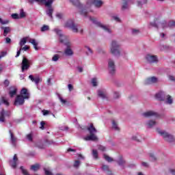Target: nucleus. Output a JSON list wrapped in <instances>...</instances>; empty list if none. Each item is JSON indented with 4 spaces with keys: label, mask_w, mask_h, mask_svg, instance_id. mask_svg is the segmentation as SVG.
<instances>
[{
    "label": "nucleus",
    "mask_w": 175,
    "mask_h": 175,
    "mask_svg": "<svg viewBox=\"0 0 175 175\" xmlns=\"http://www.w3.org/2000/svg\"><path fill=\"white\" fill-rule=\"evenodd\" d=\"M85 49L86 50L87 55H92V49H91V48H90V46H85Z\"/></svg>",
    "instance_id": "nucleus-35"
},
{
    "label": "nucleus",
    "mask_w": 175,
    "mask_h": 175,
    "mask_svg": "<svg viewBox=\"0 0 175 175\" xmlns=\"http://www.w3.org/2000/svg\"><path fill=\"white\" fill-rule=\"evenodd\" d=\"M10 116V111H5V110H2L0 112V122H5V118L6 117H9Z\"/></svg>",
    "instance_id": "nucleus-15"
},
{
    "label": "nucleus",
    "mask_w": 175,
    "mask_h": 175,
    "mask_svg": "<svg viewBox=\"0 0 175 175\" xmlns=\"http://www.w3.org/2000/svg\"><path fill=\"white\" fill-rule=\"evenodd\" d=\"M103 158L104 159H105V161H107V162H113V159L109 156H107V154H104L103 155Z\"/></svg>",
    "instance_id": "nucleus-42"
},
{
    "label": "nucleus",
    "mask_w": 175,
    "mask_h": 175,
    "mask_svg": "<svg viewBox=\"0 0 175 175\" xmlns=\"http://www.w3.org/2000/svg\"><path fill=\"white\" fill-rule=\"evenodd\" d=\"M112 128L115 131H120V127L118 126V124L115 120L112 121Z\"/></svg>",
    "instance_id": "nucleus-32"
},
{
    "label": "nucleus",
    "mask_w": 175,
    "mask_h": 175,
    "mask_svg": "<svg viewBox=\"0 0 175 175\" xmlns=\"http://www.w3.org/2000/svg\"><path fill=\"white\" fill-rule=\"evenodd\" d=\"M57 18H59V20H61V18H64V14L62 13H57L56 14Z\"/></svg>",
    "instance_id": "nucleus-50"
},
{
    "label": "nucleus",
    "mask_w": 175,
    "mask_h": 175,
    "mask_svg": "<svg viewBox=\"0 0 175 175\" xmlns=\"http://www.w3.org/2000/svg\"><path fill=\"white\" fill-rule=\"evenodd\" d=\"M113 98L115 99H118V98H120V92H113Z\"/></svg>",
    "instance_id": "nucleus-51"
},
{
    "label": "nucleus",
    "mask_w": 175,
    "mask_h": 175,
    "mask_svg": "<svg viewBox=\"0 0 175 175\" xmlns=\"http://www.w3.org/2000/svg\"><path fill=\"white\" fill-rule=\"evenodd\" d=\"M108 70L111 75H114V72H116V62L113 59H108Z\"/></svg>",
    "instance_id": "nucleus-7"
},
{
    "label": "nucleus",
    "mask_w": 175,
    "mask_h": 175,
    "mask_svg": "<svg viewBox=\"0 0 175 175\" xmlns=\"http://www.w3.org/2000/svg\"><path fill=\"white\" fill-rule=\"evenodd\" d=\"M29 79H30V80H31L33 82H34L36 84V85H38L39 84V83H40V81H42V79H40V77H39L34 78L33 76L29 75Z\"/></svg>",
    "instance_id": "nucleus-25"
},
{
    "label": "nucleus",
    "mask_w": 175,
    "mask_h": 175,
    "mask_svg": "<svg viewBox=\"0 0 175 175\" xmlns=\"http://www.w3.org/2000/svg\"><path fill=\"white\" fill-rule=\"evenodd\" d=\"M155 98L157 99V100H165L166 98V92L163 91H159L155 94Z\"/></svg>",
    "instance_id": "nucleus-13"
},
{
    "label": "nucleus",
    "mask_w": 175,
    "mask_h": 175,
    "mask_svg": "<svg viewBox=\"0 0 175 175\" xmlns=\"http://www.w3.org/2000/svg\"><path fill=\"white\" fill-rule=\"evenodd\" d=\"M142 166H144V167H148L150 166V164L147 162H142Z\"/></svg>",
    "instance_id": "nucleus-57"
},
{
    "label": "nucleus",
    "mask_w": 175,
    "mask_h": 175,
    "mask_svg": "<svg viewBox=\"0 0 175 175\" xmlns=\"http://www.w3.org/2000/svg\"><path fill=\"white\" fill-rule=\"evenodd\" d=\"M132 140H135V142H138L139 143H142L143 140H144V137L139 133L133 135Z\"/></svg>",
    "instance_id": "nucleus-18"
},
{
    "label": "nucleus",
    "mask_w": 175,
    "mask_h": 175,
    "mask_svg": "<svg viewBox=\"0 0 175 175\" xmlns=\"http://www.w3.org/2000/svg\"><path fill=\"white\" fill-rule=\"evenodd\" d=\"M102 169H103V172H105V173H106V174H108V175H112L113 174V173H111V171L109 168L108 165H103V167H102Z\"/></svg>",
    "instance_id": "nucleus-28"
},
{
    "label": "nucleus",
    "mask_w": 175,
    "mask_h": 175,
    "mask_svg": "<svg viewBox=\"0 0 175 175\" xmlns=\"http://www.w3.org/2000/svg\"><path fill=\"white\" fill-rule=\"evenodd\" d=\"M27 51V50H29V47L28 46H27V45H25L24 47H21V48H20V51Z\"/></svg>",
    "instance_id": "nucleus-52"
},
{
    "label": "nucleus",
    "mask_w": 175,
    "mask_h": 175,
    "mask_svg": "<svg viewBox=\"0 0 175 175\" xmlns=\"http://www.w3.org/2000/svg\"><path fill=\"white\" fill-rule=\"evenodd\" d=\"M31 170H33V172H38L39 169H40V165L39 164H35L31 166L30 167Z\"/></svg>",
    "instance_id": "nucleus-31"
},
{
    "label": "nucleus",
    "mask_w": 175,
    "mask_h": 175,
    "mask_svg": "<svg viewBox=\"0 0 175 175\" xmlns=\"http://www.w3.org/2000/svg\"><path fill=\"white\" fill-rule=\"evenodd\" d=\"M97 95L101 99H107V92L105 89H100L98 90Z\"/></svg>",
    "instance_id": "nucleus-14"
},
{
    "label": "nucleus",
    "mask_w": 175,
    "mask_h": 175,
    "mask_svg": "<svg viewBox=\"0 0 175 175\" xmlns=\"http://www.w3.org/2000/svg\"><path fill=\"white\" fill-rule=\"evenodd\" d=\"M10 134L11 144L14 147H16V146H17V138L14 137L13 133H12V131H10Z\"/></svg>",
    "instance_id": "nucleus-21"
},
{
    "label": "nucleus",
    "mask_w": 175,
    "mask_h": 175,
    "mask_svg": "<svg viewBox=\"0 0 175 175\" xmlns=\"http://www.w3.org/2000/svg\"><path fill=\"white\" fill-rule=\"evenodd\" d=\"M1 103H3L6 106H9V102H8V100H6V98H5V97L1 98V101L0 102V106H1Z\"/></svg>",
    "instance_id": "nucleus-40"
},
{
    "label": "nucleus",
    "mask_w": 175,
    "mask_h": 175,
    "mask_svg": "<svg viewBox=\"0 0 175 175\" xmlns=\"http://www.w3.org/2000/svg\"><path fill=\"white\" fill-rule=\"evenodd\" d=\"M121 45L119 42L112 40L109 45V52L114 57H121L122 51L120 49Z\"/></svg>",
    "instance_id": "nucleus-3"
},
{
    "label": "nucleus",
    "mask_w": 175,
    "mask_h": 175,
    "mask_svg": "<svg viewBox=\"0 0 175 175\" xmlns=\"http://www.w3.org/2000/svg\"><path fill=\"white\" fill-rule=\"evenodd\" d=\"M29 92L27 88H23L21 91V96L23 97L25 99H29Z\"/></svg>",
    "instance_id": "nucleus-17"
},
{
    "label": "nucleus",
    "mask_w": 175,
    "mask_h": 175,
    "mask_svg": "<svg viewBox=\"0 0 175 175\" xmlns=\"http://www.w3.org/2000/svg\"><path fill=\"white\" fill-rule=\"evenodd\" d=\"M0 24L1 25H6L9 24V20H3L2 18H0Z\"/></svg>",
    "instance_id": "nucleus-41"
},
{
    "label": "nucleus",
    "mask_w": 175,
    "mask_h": 175,
    "mask_svg": "<svg viewBox=\"0 0 175 175\" xmlns=\"http://www.w3.org/2000/svg\"><path fill=\"white\" fill-rule=\"evenodd\" d=\"M143 117H145V118H150L151 117H155L156 116H158V113L154 111H147L142 113Z\"/></svg>",
    "instance_id": "nucleus-16"
},
{
    "label": "nucleus",
    "mask_w": 175,
    "mask_h": 175,
    "mask_svg": "<svg viewBox=\"0 0 175 175\" xmlns=\"http://www.w3.org/2000/svg\"><path fill=\"white\" fill-rule=\"evenodd\" d=\"M9 84H10V82L9 81V80L6 79L4 81L5 87H9Z\"/></svg>",
    "instance_id": "nucleus-60"
},
{
    "label": "nucleus",
    "mask_w": 175,
    "mask_h": 175,
    "mask_svg": "<svg viewBox=\"0 0 175 175\" xmlns=\"http://www.w3.org/2000/svg\"><path fill=\"white\" fill-rule=\"evenodd\" d=\"M160 38H161V39L164 40V39H166V34H165L164 33H160Z\"/></svg>",
    "instance_id": "nucleus-58"
},
{
    "label": "nucleus",
    "mask_w": 175,
    "mask_h": 175,
    "mask_svg": "<svg viewBox=\"0 0 175 175\" xmlns=\"http://www.w3.org/2000/svg\"><path fill=\"white\" fill-rule=\"evenodd\" d=\"M147 1L148 0H142L141 1H138L137 4L138 8H142V6H143V5H146L147 3Z\"/></svg>",
    "instance_id": "nucleus-34"
},
{
    "label": "nucleus",
    "mask_w": 175,
    "mask_h": 175,
    "mask_svg": "<svg viewBox=\"0 0 175 175\" xmlns=\"http://www.w3.org/2000/svg\"><path fill=\"white\" fill-rule=\"evenodd\" d=\"M157 83H159V79L157 77H150L144 81V84L146 85L157 84Z\"/></svg>",
    "instance_id": "nucleus-10"
},
{
    "label": "nucleus",
    "mask_w": 175,
    "mask_h": 175,
    "mask_svg": "<svg viewBox=\"0 0 175 175\" xmlns=\"http://www.w3.org/2000/svg\"><path fill=\"white\" fill-rule=\"evenodd\" d=\"M155 125H157V122H155V120H150L146 122V128L151 129L153 128V126H155Z\"/></svg>",
    "instance_id": "nucleus-24"
},
{
    "label": "nucleus",
    "mask_w": 175,
    "mask_h": 175,
    "mask_svg": "<svg viewBox=\"0 0 175 175\" xmlns=\"http://www.w3.org/2000/svg\"><path fill=\"white\" fill-rule=\"evenodd\" d=\"M26 14L25 12H24V10H21L20 11V14H19V17L20 18H24V17H25Z\"/></svg>",
    "instance_id": "nucleus-47"
},
{
    "label": "nucleus",
    "mask_w": 175,
    "mask_h": 175,
    "mask_svg": "<svg viewBox=\"0 0 175 175\" xmlns=\"http://www.w3.org/2000/svg\"><path fill=\"white\" fill-rule=\"evenodd\" d=\"M11 17H12L14 20H18V18H20V15L18 14H12L11 15Z\"/></svg>",
    "instance_id": "nucleus-48"
},
{
    "label": "nucleus",
    "mask_w": 175,
    "mask_h": 175,
    "mask_svg": "<svg viewBox=\"0 0 175 175\" xmlns=\"http://www.w3.org/2000/svg\"><path fill=\"white\" fill-rule=\"evenodd\" d=\"M36 2H38V3H44L46 7H51L54 0H36Z\"/></svg>",
    "instance_id": "nucleus-19"
},
{
    "label": "nucleus",
    "mask_w": 175,
    "mask_h": 175,
    "mask_svg": "<svg viewBox=\"0 0 175 175\" xmlns=\"http://www.w3.org/2000/svg\"><path fill=\"white\" fill-rule=\"evenodd\" d=\"M54 12V9H53V7H48L46 13L49 17L51 18H53V12Z\"/></svg>",
    "instance_id": "nucleus-30"
},
{
    "label": "nucleus",
    "mask_w": 175,
    "mask_h": 175,
    "mask_svg": "<svg viewBox=\"0 0 175 175\" xmlns=\"http://www.w3.org/2000/svg\"><path fill=\"white\" fill-rule=\"evenodd\" d=\"M25 98H23V96L18 95L15 99L14 105L15 106H21V105H24V103L25 102Z\"/></svg>",
    "instance_id": "nucleus-12"
},
{
    "label": "nucleus",
    "mask_w": 175,
    "mask_h": 175,
    "mask_svg": "<svg viewBox=\"0 0 175 175\" xmlns=\"http://www.w3.org/2000/svg\"><path fill=\"white\" fill-rule=\"evenodd\" d=\"M88 131L90 133V135H88L84 137V140L92 141V142H98V137L96 133L98 132L95 126H94V124H91L90 126L88 128Z\"/></svg>",
    "instance_id": "nucleus-5"
},
{
    "label": "nucleus",
    "mask_w": 175,
    "mask_h": 175,
    "mask_svg": "<svg viewBox=\"0 0 175 175\" xmlns=\"http://www.w3.org/2000/svg\"><path fill=\"white\" fill-rule=\"evenodd\" d=\"M170 173L172 175H175V170L174 169H170L169 170Z\"/></svg>",
    "instance_id": "nucleus-63"
},
{
    "label": "nucleus",
    "mask_w": 175,
    "mask_h": 175,
    "mask_svg": "<svg viewBox=\"0 0 175 175\" xmlns=\"http://www.w3.org/2000/svg\"><path fill=\"white\" fill-rule=\"evenodd\" d=\"M117 163H118L119 166H124L125 163H126V161L125 159H124V157L121 155H120L116 160Z\"/></svg>",
    "instance_id": "nucleus-22"
},
{
    "label": "nucleus",
    "mask_w": 175,
    "mask_h": 175,
    "mask_svg": "<svg viewBox=\"0 0 175 175\" xmlns=\"http://www.w3.org/2000/svg\"><path fill=\"white\" fill-rule=\"evenodd\" d=\"M66 27H68V28H70L72 32H75V33H77V32H79V27H77V25H75V22H73V21L72 20L66 22Z\"/></svg>",
    "instance_id": "nucleus-9"
},
{
    "label": "nucleus",
    "mask_w": 175,
    "mask_h": 175,
    "mask_svg": "<svg viewBox=\"0 0 175 175\" xmlns=\"http://www.w3.org/2000/svg\"><path fill=\"white\" fill-rule=\"evenodd\" d=\"M50 29V27L47 25H44L41 29L40 31L41 32H46V31H49Z\"/></svg>",
    "instance_id": "nucleus-36"
},
{
    "label": "nucleus",
    "mask_w": 175,
    "mask_h": 175,
    "mask_svg": "<svg viewBox=\"0 0 175 175\" xmlns=\"http://www.w3.org/2000/svg\"><path fill=\"white\" fill-rule=\"evenodd\" d=\"M29 43H31V44H33L35 50H36V51L39 50V48H38V42H36V40L29 38Z\"/></svg>",
    "instance_id": "nucleus-29"
},
{
    "label": "nucleus",
    "mask_w": 175,
    "mask_h": 175,
    "mask_svg": "<svg viewBox=\"0 0 175 175\" xmlns=\"http://www.w3.org/2000/svg\"><path fill=\"white\" fill-rule=\"evenodd\" d=\"M154 27V28H163V29H165V28H167L168 27H175V21H170L168 23L166 22V21H163L161 22H151L149 24V28H152Z\"/></svg>",
    "instance_id": "nucleus-4"
},
{
    "label": "nucleus",
    "mask_w": 175,
    "mask_h": 175,
    "mask_svg": "<svg viewBox=\"0 0 175 175\" xmlns=\"http://www.w3.org/2000/svg\"><path fill=\"white\" fill-rule=\"evenodd\" d=\"M92 85L93 87H97L98 86V79H96V78L92 79Z\"/></svg>",
    "instance_id": "nucleus-39"
},
{
    "label": "nucleus",
    "mask_w": 175,
    "mask_h": 175,
    "mask_svg": "<svg viewBox=\"0 0 175 175\" xmlns=\"http://www.w3.org/2000/svg\"><path fill=\"white\" fill-rule=\"evenodd\" d=\"M59 59V55L58 54H55L52 57V61H53L54 62H57V61H58Z\"/></svg>",
    "instance_id": "nucleus-44"
},
{
    "label": "nucleus",
    "mask_w": 175,
    "mask_h": 175,
    "mask_svg": "<svg viewBox=\"0 0 175 175\" xmlns=\"http://www.w3.org/2000/svg\"><path fill=\"white\" fill-rule=\"evenodd\" d=\"M17 162H18L17 154H14L13 159L10 161V165L12 166V167H13V169H16L17 166Z\"/></svg>",
    "instance_id": "nucleus-20"
},
{
    "label": "nucleus",
    "mask_w": 175,
    "mask_h": 175,
    "mask_svg": "<svg viewBox=\"0 0 175 175\" xmlns=\"http://www.w3.org/2000/svg\"><path fill=\"white\" fill-rule=\"evenodd\" d=\"M80 163H81L80 161H78V160L75 161L74 163V165H73L74 167L77 169L79 167V166H80Z\"/></svg>",
    "instance_id": "nucleus-49"
},
{
    "label": "nucleus",
    "mask_w": 175,
    "mask_h": 175,
    "mask_svg": "<svg viewBox=\"0 0 175 175\" xmlns=\"http://www.w3.org/2000/svg\"><path fill=\"white\" fill-rule=\"evenodd\" d=\"M70 2L76 8L79 10V13L81 16H84L85 17H88L89 20L99 27L104 29L108 33H111V30L109 28V27L102 24V23L99 22L97 18H93L88 15V13H92L94 10H92V6H94L97 9H100L105 2L102 0H85V3L84 5L80 2V0H70Z\"/></svg>",
    "instance_id": "nucleus-1"
},
{
    "label": "nucleus",
    "mask_w": 175,
    "mask_h": 175,
    "mask_svg": "<svg viewBox=\"0 0 175 175\" xmlns=\"http://www.w3.org/2000/svg\"><path fill=\"white\" fill-rule=\"evenodd\" d=\"M17 94V88L14 86H12L10 88L9 95L10 98H13V96H16Z\"/></svg>",
    "instance_id": "nucleus-23"
},
{
    "label": "nucleus",
    "mask_w": 175,
    "mask_h": 175,
    "mask_svg": "<svg viewBox=\"0 0 175 175\" xmlns=\"http://www.w3.org/2000/svg\"><path fill=\"white\" fill-rule=\"evenodd\" d=\"M149 157L150 158V161H152V162H155V161H157V157L153 153H150Z\"/></svg>",
    "instance_id": "nucleus-43"
},
{
    "label": "nucleus",
    "mask_w": 175,
    "mask_h": 175,
    "mask_svg": "<svg viewBox=\"0 0 175 175\" xmlns=\"http://www.w3.org/2000/svg\"><path fill=\"white\" fill-rule=\"evenodd\" d=\"M42 114H43V116H48V114H50V111L43 109L42 110Z\"/></svg>",
    "instance_id": "nucleus-54"
},
{
    "label": "nucleus",
    "mask_w": 175,
    "mask_h": 175,
    "mask_svg": "<svg viewBox=\"0 0 175 175\" xmlns=\"http://www.w3.org/2000/svg\"><path fill=\"white\" fill-rule=\"evenodd\" d=\"M98 150H100V151H106V148L103 146H99Z\"/></svg>",
    "instance_id": "nucleus-59"
},
{
    "label": "nucleus",
    "mask_w": 175,
    "mask_h": 175,
    "mask_svg": "<svg viewBox=\"0 0 175 175\" xmlns=\"http://www.w3.org/2000/svg\"><path fill=\"white\" fill-rule=\"evenodd\" d=\"M58 98L62 105H66V100L64 99L61 95L58 94Z\"/></svg>",
    "instance_id": "nucleus-45"
},
{
    "label": "nucleus",
    "mask_w": 175,
    "mask_h": 175,
    "mask_svg": "<svg viewBox=\"0 0 175 175\" xmlns=\"http://www.w3.org/2000/svg\"><path fill=\"white\" fill-rule=\"evenodd\" d=\"M53 32L56 33L59 36V42L65 44L67 46V49L64 50V54L67 57H72L73 55V51L70 47H72V43L69 42L68 36L62 33V30L55 28L53 29Z\"/></svg>",
    "instance_id": "nucleus-2"
},
{
    "label": "nucleus",
    "mask_w": 175,
    "mask_h": 175,
    "mask_svg": "<svg viewBox=\"0 0 175 175\" xmlns=\"http://www.w3.org/2000/svg\"><path fill=\"white\" fill-rule=\"evenodd\" d=\"M44 125H46V123L44 122V121H42L40 122V129H41L43 131L44 129Z\"/></svg>",
    "instance_id": "nucleus-55"
},
{
    "label": "nucleus",
    "mask_w": 175,
    "mask_h": 175,
    "mask_svg": "<svg viewBox=\"0 0 175 175\" xmlns=\"http://www.w3.org/2000/svg\"><path fill=\"white\" fill-rule=\"evenodd\" d=\"M146 59L149 64H157L158 56L155 55L148 54L146 56Z\"/></svg>",
    "instance_id": "nucleus-11"
},
{
    "label": "nucleus",
    "mask_w": 175,
    "mask_h": 175,
    "mask_svg": "<svg viewBox=\"0 0 175 175\" xmlns=\"http://www.w3.org/2000/svg\"><path fill=\"white\" fill-rule=\"evenodd\" d=\"M157 133L160 135V136H162L163 139L165 140V142H168L169 143H173V142L175 141L174 136H173L172 134H170L169 133L161 130V129H156Z\"/></svg>",
    "instance_id": "nucleus-6"
},
{
    "label": "nucleus",
    "mask_w": 175,
    "mask_h": 175,
    "mask_svg": "<svg viewBox=\"0 0 175 175\" xmlns=\"http://www.w3.org/2000/svg\"><path fill=\"white\" fill-rule=\"evenodd\" d=\"M5 55H6V52H5V51L1 52L0 54V59L1 58H3V57H5Z\"/></svg>",
    "instance_id": "nucleus-61"
},
{
    "label": "nucleus",
    "mask_w": 175,
    "mask_h": 175,
    "mask_svg": "<svg viewBox=\"0 0 175 175\" xmlns=\"http://www.w3.org/2000/svg\"><path fill=\"white\" fill-rule=\"evenodd\" d=\"M27 39H28V38L25 37L21 40V41L19 42V45L21 47H23V46H24V44H25L27 43Z\"/></svg>",
    "instance_id": "nucleus-33"
},
{
    "label": "nucleus",
    "mask_w": 175,
    "mask_h": 175,
    "mask_svg": "<svg viewBox=\"0 0 175 175\" xmlns=\"http://www.w3.org/2000/svg\"><path fill=\"white\" fill-rule=\"evenodd\" d=\"M68 87L70 92L73 90V85L72 84H68Z\"/></svg>",
    "instance_id": "nucleus-64"
},
{
    "label": "nucleus",
    "mask_w": 175,
    "mask_h": 175,
    "mask_svg": "<svg viewBox=\"0 0 175 175\" xmlns=\"http://www.w3.org/2000/svg\"><path fill=\"white\" fill-rule=\"evenodd\" d=\"M112 18L115 20V21H116L117 23H120V21H121V19H120V18L117 16H113Z\"/></svg>",
    "instance_id": "nucleus-56"
},
{
    "label": "nucleus",
    "mask_w": 175,
    "mask_h": 175,
    "mask_svg": "<svg viewBox=\"0 0 175 175\" xmlns=\"http://www.w3.org/2000/svg\"><path fill=\"white\" fill-rule=\"evenodd\" d=\"M131 3H132V0H123L122 5V9H128Z\"/></svg>",
    "instance_id": "nucleus-27"
},
{
    "label": "nucleus",
    "mask_w": 175,
    "mask_h": 175,
    "mask_svg": "<svg viewBox=\"0 0 175 175\" xmlns=\"http://www.w3.org/2000/svg\"><path fill=\"white\" fill-rule=\"evenodd\" d=\"M32 64V60H29L27 59V57H24L22 61V72L24 70H28L29 69V66Z\"/></svg>",
    "instance_id": "nucleus-8"
},
{
    "label": "nucleus",
    "mask_w": 175,
    "mask_h": 175,
    "mask_svg": "<svg viewBox=\"0 0 175 175\" xmlns=\"http://www.w3.org/2000/svg\"><path fill=\"white\" fill-rule=\"evenodd\" d=\"M133 35H137V33H140V31L139 29H133L132 30Z\"/></svg>",
    "instance_id": "nucleus-53"
},
{
    "label": "nucleus",
    "mask_w": 175,
    "mask_h": 175,
    "mask_svg": "<svg viewBox=\"0 0 175 175\" xmlns=\"http://www.w3.org/2000/svg\"><path fill=\"white\" fill-rule=\"evenodd\" d=\"M92 157L94 159H98V150L93 149L92 152Z\"/></svg>",
    "instance_id": "nucleus-38"
},
{
    "label": "nucleus",
    "mask_w": 175,
    "mask_h": 175,
    "mask_svg": "<svg viewBox=\"0 0 175 175\" xmlns=\"http://www.w3.org/2000/svg\"><path fill=\"white\" fill-rule=\"evenodd\" d=\"M1 29L3 30V36H8V33L12 31V28L10 27H1Z\"/></svg>",
    "instance_id": "nucleus-26"
},
{
    "label": "nucleus",
    "mask_w": 175,
    "mask_h": 175,
    "mask_svg": "<svg viewBox=\"0 0 175 175\" xmlns=\"http://www.w3.org/2000/svg\"><path fill=\"white\" fill-rule=\"evenodd\" d=\"M166 98V103H167V105H172L173 103V98H172V96H170V95H167Z\"/></svg>",
    "instance_id": "nucleus-37"
},
{
    "label": "nucleus",
    "mask_w": 175,
    "mask_h": 175,
    "mask_svg": "<svg viewBox=\"0 0 175 175\" xmlns=\"http://www.w3.org/2000/svg\"><path fill=\"white\" fill-rule=\"evenodd\" d=\"M169 80H170L171 81H175V77L173 75H170Z\"/></svg>",
    "instance_id": "nucleus-62"
},
{
    "label": "nucleus",
    "mask_w": 175,
    "mask_h": 175,
    "mask_svg": "<svg viewBox=\"0 0 175 175\" xmlns=\"http://www.w3.org/2000/svg\"><path fill=\"white\" fill-rule=\"evenodd\" d=\"M26 139H27V140L29 142H32L33 139V136L32 135L31 133L27 134L26 135Z\"/></svg>",
    "instance_id": "nucleus-46"
}]
</instances>
